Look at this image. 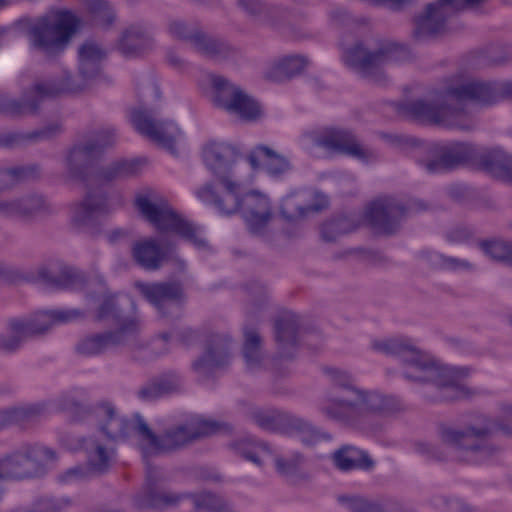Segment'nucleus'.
<instances>
[{"instance_id":"obj_20","label":"nucleus","mask_w":512,"mask_h":512,"mask_svg":"<svg viewBox=\"0 0 512 512\" xmlns=\"http://www.w3.org/2000/svg\"><path fill=\"white\" fill-rule=\"evenodd\" d=\"M104 135L109 138L105 143L85 142L75 145L67 158L68 170L71 177L88 182L90 175L93 174L95 168L93 162L95 157L103 151V148L113 141L111 131H105Z\"/></svg>"},{"instance_id":"obj_32","label":"nucleus","mask_w":512,"mask_h":512,"mask_svg":"<svg viewBox=\"0 0 512 512\" xmlns=\"http://www.w3.org/2000/svg\"><path fill=\"white\" fill-rule=\"evenodd\" d=\"M31 449L22 447L11 455L0 459V477L21 480L29 476L31 468Z\"/></svg>"},{"instance_id":"obj_58","label":"nucleus","mask_w":512,"mask_h":512,"mask_svg":"<svg viewBox=\"0 0 512 512\" xmlns=\"http://www.w3.org/2000/svg\"><path fill=\"white\" fill-rule=\"evenodd\" d=\"M171 338L170 333H161L147 346L148 356L151 358L165 355L169 352L168 341Z\"/></svg>"},{"instance_id":"obj_35","label":"nucleus","mask_w":512,"mask_h":512,"mask_svg":"<svg viewBox=\"0 0 512 512\" xmlns=\"http://www.w3.org/2000/svg\"><path fill=\"white\" fill-rule=\"evenodd\" d=\"M286 434L295 435L306 446H314L332 438L328 432L293 414H291Z\"/></svg>"},{"instance_id":"obj_39","label":"nucleus","mask_w":512,"mask_h":512,"mask_svg":"<svg viewBox=\"0 0 512 512\" xmlns=\"http://www.w3.org/2000/svg\"><path fill=\"white\" fill-rule=\"evenodd\" d=\"M244 342L242 354L246 367L250 371H256L262 367L264 352L262 350V338L255 329L244 328Z\"/></svg>"},{"instance_id":"obj_10","label":"nucleus","mask_w":512,"mask_h":512,"mask_svg":"<svg viewBox=\"0 0 512 512\" xmlns=\"http://www.w3.org/2000/svg\"><path fill=\"white\" fill-rule=\"evenodd\" d=\"M56 21L48 23L46 18L34 25V47L47 58H56L68 47L80 26V19L70 10L55 12Z\"/></svg>"},{"instance_id":"obj_48","label":"nucleus","mask_w":512,"mask_h":512,"mask_svg":"<svg viewBox=\"0 0 512 512\" xmlns=\"http://www.w3.org/2000/svg\"><path fill=\"white\" fill-rule=\"evenodd\" d=\"M357 228L356 222L347 216H340L325 222L321 227L322 239L326 242H333L339 236L351 233Z\"/></svg>"},{"instance_id":"obj_47","label":"nucleus","mask_w":512,"mask_h":512,"mask_svg":"<svg viewBox=\"0 0 512 512\" xmlns=\"http://www.w3.org/2000/svg\"><path fill=\"white\" fill-rule=\"evenodd\" d=\"M201 26L192 21H186L182 19H172L168 23V32L173 37L180 41L186 42L193 48L196 39L199 38L202 33Z\"/></svg>"},{"instance_id":"obj_2","label":"nucleus","mask_w":512,"mask_h":512,"mask_svg":"<svg viewBox=\"0 0 512 512\" xmlns=\"http://www.w3.org/2000/svg\"><path fill=\"white\" fill-rule=\"evenodd\" d=\"M102 409L112 417L109 425L105 427L113 441L127 440L135 432L139 437V446L144 458L152 455L175 453L193 444L206 436L224 432L231 433L233 427L226 422L215 420H199L197 422L178 424L155 434L145 420L137 413L134 420L116 417L110 405H102Z\"/></svg>"},{"instance_id":"obj_16","label":"nucleus","mask_w":512,"mask_h":512,"mask_svg":"<svg viewBox=\"0 0 512 512\" xmlns=\"http://www.w3.org/2000/svg\"><path fill=\"white\" fill-rule=\"evenodd\" d=\"M118 346H129L132 350L142 348L136 339L134 321L113 331L96 333L81 338L76 344V352L84 357L98 356Z\"/></svg>"},{"instance_id":"obj_59","label":"nucleus","mask_w":512,"mask_h":512,"mask_svg":"<svg viewBox=\"0 0 512 512\" xmlns=\"http://www.w3.org/2000/svg\"><path fill=\"white\" fill-rule=\"evenodd\" d=\"M61 125L56 120L49 121L34 129V142L50 140L61 133Z\"/></svg>"},{"instance_id":"obj_50","label":"nucleus","mask_w":512,"mask_h":512,"mask_svg":"<svg viewBox=\"0 0 512 512\" xmlns=\"http://www.w3.org/2000/svg\"><path fill=\"white\" fill-rule=\"evenodd\" d=\"M317 205L303 206L296 194L286 196L281 203L280 213L287 221H294L304 217L310 211H319Z\"/></svg>"},{"instance_id":"obj_54","label":"nucleus","mask_w":512,"mask_h":512,"mask_svg":"<svg viewBox=\"0 0 512 512\" xmlns=\"http://www.w3.org/2000/svg\"><path fill=\"white\" fill-rule=\"evenodd\" d=\"M265 0H236V7L252 22L259 25L263 10L265 7Z\"/></svg>"},{"instance_id":"obj_7","label":"nucleus","mask_w":512,"mask_h":512,"mask_svg":"<svg viewBox=\"0 0 512 512\" xmlns=\"http://www.w3.org/2000/svg\"><path fill=\"white\" fill-rule=\"evenodd\" d=\"M134 206L159 232L175 234L197 247L205 246V241L198 236V227L177 213L168 201L156 192L146 190L138 193Z\"/></svg>"},{"instance_id":"obj_41","label":"nucleus","mask_w":512,"mask_h":512,"mask_svg":"<svg viewBox=\"0 0 512 512\" xmlns=\"http://www.w3.org/2000/svg\"><path fill=\"white\" fill-rule=\"evenodd\" d=\"M96 320H112L118 327L124 326L129 321H134L136 326V333L139 329L138 320L135 317L125 316L122 309L116 302L114 295L105 294L103 300L96 311Z\"/></svg>"},{"instance_id":"obj_3","label":"nucleus","mask_w":512,"mask_h":512,"mask_svg":"<svg viewBox=\"0 0 512 512\" xmlns=\"http://www.w3.org/2000/svg\"><path fill=\"white\" fill-rule=\"evenodd\" d=\"M376 351L397 357L406 367L403 376L420 383H431L437 391L434 401H457L477 395L460 381L470 374L467 367H449L436 363L417 348L410 339L403 337L374 341Z\"/></svg>"},{"instance_id":"obj_26","label":"nucleus","mask_w":512,"mask_h":512,"mask_svg":"<svg viewBox=\"0 0 512 512\" xmlns=\"http://www.w3.org/2000/svg\"><path fill=\"white\" fill-rule=\"evenodd\" d=\"M150 28L142 23L130 25L122 32L117 49L127 58L137 57L152 45Z\"/></svg>"},{"instance_id":"obj_46","label":"nucleus","mask_w":512,"mask_h":512,"mask_svg":"<svg viewBox=\"0 0 512 512\" xmlns=\"http://www.w3.org/2000/svg\"><path fill=\"white\" fill-rule=\"evenodd\" d=\"M87 452V465L95 475L106 473L111 466V455L108 450L95 441L84 445Z\"/></svg>"},{"instance_id":"obj_9","label":"nucleus","mask_w":512,"mask_h":512,"mask_svg":"<svg viewBox=\"0 0 512 512\" xmlns=\"http://www.w3.org/2000/svg\"><path fill=\"white\" fill-rule=\"evenodd\" d=\"M399 409V403L391 396L378 392L355 391L353 398H329L322 406L321 412L330 419L338 421H355L366 413H392Z\"/></svg>"},{"instance_id":"obj_17","label":"nucleus","mask_w":512,"mask_h":512,"mask_svg":"<svg viewBox=\"0 0 512 512\" xmlns=\"http://www.w3.org/2000/svg\"><path fill=\"white\" fill-rule=\"evenodd\" d=\"M314 142L317 146L328 151L349 156L365 163L375 158L374 152L365 147L350 129L326 128L315 137Z\"/></svg>"},{"instance_id":"obj_63","label":"nucleus","mask_w":512,"mask_h":512,"mask_svg":"<svg viewBox=\"0 0 512 512\" xmlns=\"http://www.w3.org/2000/svg\"><path fill=\"white\" fill-rule=\"evenodd\" d=\"M95 475L88 465H77L69 468L64 474L59 476L61 482L86 479Z\"/></svg>"},{"instance_id":"obj_36","label":"nucleus","mask_w":512,"mask_h":512,"mask_svg":"<svg viewBox=\"0 0 512 512\" xmlns=\"http://www.w3.org/2000/svg\"><path fill=\"white\" fill-rule=\"evenodd\" d=\"M247 415L260 428L281 433H286L291 417V413L288 412L260 408L250 409Z\"/></svg>"},{"instance_id":"obj_33","label":"nucleus","mask_w":512,"mask_h":512,"mask_svg":"<svg viewBox=\"0 0 512 512\" xmlns=\"http://www.w3.org/2000/svg\"><path fill=\"white\" fill-rule=\"evenodd\" d=\"M304 14L297 7L296 3L267 2L263 10L260 26L279 28L292 18L303 17Z\"/></svg>"},{"instance_id":"obj_5","label":"nucleus","mask_w":512,"mask_h":512,"mask_svg":"<svg viewBox=\"0 0 512 512\" xmlns=\"http://www.w3.org/2000/svg\"><path fill=\"white\" fill-rule=\"evenodd\" d=\"M240 154L227 143L212 142L203 149V161L216 180L206 183L196 190V196L205 204L215 201L224 211H233L237 207L235 189L239 183L235 179L233 167Z\"/></svg>"},{"instance_id":"obj_30","label":"nucleus","mask_w":512,"mask_h":512,"mask_svg":"<svg viewBox=\"0 0 512 512\" xmlns=\"http://www.w3.org/2000/svg\"><path fill=\"white\" fill-rule=\"evenodd\" d=\"M333 465L342 472L371 470L375 463L367 452L352 445H343L331 455Z\"/></svg>"},{"instance_id":"obj_57","label":"nucleus","mask_w":512,"mask_h":512,"mask_svg":"<svg viewBox=\"0 0 512 512\" xmlns=\"http://www.w3.org/2000/svg\"><path fill=\"white\" fill-rule=\"evenodd\" d=\"M302 463V456L297 455L291 459L276 458L275 465L277 471L286 477H292L299 473L300 465Z\"/></svg>"},{"instance_id":"obj_55","label":"nucleus","mask_w":512,"mask_h":512,"mask_svg":"<svg viewBox=\"0 0 512 512\" xmlns=\"http://www.w3.org/2000/svg\"><path fill=\"white\" fill-rule=\"evenodd\" d=\"M432 507L438 510H447L449 512H471L469 505L460 499H450L446 496L437 495L430 499Z\"/></svg>"},{"instance_id":"obj_42","label":"nucleus","mask_w":512,"mask_h":512,"mask_svg":"<svg viewBox=\"0 0 512 512\" xmlns=\"http://www.w3.org/2000/svg\"><path fill=\"white\" fill-rule=\"evenodd\" d=\"M88 15L96 25L109 29L116 20V11L108 0H83Z\"/></svg>"},{"instance_id":"obj_12","label":"nucleus","mask_w":512,"mask_h":512,"mask_svg":"<svg viewBox=\"0 0 512 512\" xmlns=\"http://www.w3.org/2000/svg\"><path fill=\"white\" fill-rule=\"evenodd\" d=\"M214 105L245 122L257 121L262 115L260 103L241 86L222 75L211 74Z\"/></svg>"},{"instance_id":"obj_13","label":"nucleus","mask_w":512,"mask_h":512,"mask_svg":"<svg viewBox=\"0 0 512 512\" xmlns=\"http://www.w3.org/2000/svg\"><path fill=\"white\" fill-rule=\"evenodd\" d=\"M486 0H436L428 3L424 10L414 17L412 36L425 41L443 34L448 21L458 12L478 6Z\"/></svg>"},{"instance_id":"obj_43","label":"nucleus","mask_w":512,"mask_h":512,"mask_svg":"<svg viewBox=\"0 0 512 512\" xmlns=\"http://www.w3.org/2000/svg\"><path fill=\"white\" fill-rule=\"evenodd\" d=\"M71 90L67 81L62 79L51 78L34 83V115L40 102L54 99Z\"/></svg>"},{"instance_id":"obj_31","label":"nucleus","mask_w":512,"mask_h":512,"mask_svg":"<svg viewBox=\"0 0 512 512\" xmlns=\"http://www.w3.org/2000/svg\"><path fill=\"white\" fill-rule=\"evenodd\" d=\"M106 52L97 43L86 41L78 49L79 74L84 80L97 78Z\"/></svg>"},{"instance_id":"obj_25","label":"nucleus","mask_w":512,"mask_h":512,"mask_svg":"<svg viewBox=\"0 0 512 512\" xmlns=\"http://www.w3.org/2000/svg\"><path fill=\"white\" fill-rule=\"evenodd\" d=\"M190 496V494L150 485L144 494L138 495L135 498L134 504L138 509L162 511L177 507L183 500L190 498Z\"/></svg>"},{"instance_id":"obj_28","label":"nucleus","mask_w":512,"mask_h":512,"mask_svg":"<svg viewBox=\"0 0 512 512\" xmlns=\"http://www.w3.org/2000/svg\"><path fill=\"white\" fill-rule=\"evenodd\" d=\"M193 49L199 54L216 61L230 60L238 56L239 51L227 40L202 31L196 39Z\"/></svg>"},{"instance_id":"obj_4","label":"nucleus","mask_w":512,"mask_h":512,"mask_svg":"<svg viewBox=\"0 0 512 512\" xmlns=\"http://www.w3.org/2000/svg\"><path fill=\"white\" fill-rule=\"evenodd\" d=\"M415 158L416 162L430 174L452 171L471 163L494 178L512 184V156L500 149L455 142L438 149H430L426 158L419 156Z\"/></svg>"},{"instance_id":"obj_14","label":"nucleus","mask_w":512,"mask_h":512,"mask_svg":"<svg viewBox=\"0 0 512 512\" xmlns=\"http://www.w3.org/2000/svg\"><path fill=\"white\" fill-rule=\"evenodd\" d=\"M235 198L237 207L231 212L222 210L216 200L208 205L213 206L222 215L230 216L241 212L248 231L253 235H262L273 216L268 197L258 191H250L241 196V184L238 183L235 189Z\"/></svg>"},{"instance_id":"obj_21","label":"nucleus","mask_w":512,"mask_h":512,"mask_svg":"<svg viewBox=\"0 0 512 512\" xmlns=\"http://www.w3.org/2000/svg\"><path fill=\"white\" fill-rule=\"evenodd\" d=\"M109 212L105 194L88 192L82 201L73 204L71 221L79 228L94 227L98 219Z\"/></svg>"},{"instance_id":"obj_56","label":"nucleus","mask_w":512,"mask_h":512,"mask_svg":"<svg viewBox=\"0 0 512 512\" xmlns=\"http://www.w3.org/2000/svg\"><path fill=\"white\" fill-rule=\"evenodd\" d=\"M12 218L28 219L32 212V199L29 195L11 199Z\"/></svg>"},{"instance_id":"obj_51","label":"nucleus","mask_w":512,"mask_h":512,"mask_svg":"<svg viewBox=\"0 0 512 512\" xmlns=\"http://www.w3.org/2000/svg\"><path fill=\"white\" fill-rule=\"evenodd\" d=\"M193 512H231L226 508L222 498L210 492H202L190 496Z\"/></svg>"},{"instance_id":"obj_15","label":"nucleus","mask_w":512,"mask_h":512,"mask_svg":"<svg viewBox=\"0 0 512 512\" xmlns=\"http://www.w3.org/2000/svg\"><path fill=\"white\" fill-rule=\"evenodd\" d=\"M135 288L161 317L171 319L181 317L185 294L180 282H136Z\"/></svg>"},{"instance_id":"obj_37","label":"nucleus","mask_w":512,"mask_h":512,"mask_svg":"<svg viewBox=\"0 0 512 512\" xmlns=\"http://www.w3.org/2000/svg\"><path fill=\"white\" fill-rule=\"evenodd\" d=\"M308 63V59L303 55H287L272 66L267 77L275 82L291 80L300 75Z\"/></svg>"},{"instance_id":"obj_45","label":"nucleus","mask_w":512,"mask_h":512,"mask_svg":"<svg viewBox=\"0 0 512 512\" xmlns=\"http://www.w3.org/2000/svg\"><path fill=\"white\" fill-rule=\"evenodd\" d=\"M32 419V405L29 403L16 404L0 409V430L9 426L23 428Z\"/></svg>"},{"instance_id":"obj_29","label":"nucleus","mask_w":512,"mask_h":512,"mask_svg":"<svg viewBox=\"0 0 512 512\" xmlns=\"http://www.w3.org/2000/svg\"><path fill=\"white\" fill-rule=\"evenodd\" d=\"M260 158L266 159L265 169L272 177L278 178L292 169L290 161L285 156L278 154L268 146L258 145L247 156V160L254 170L260 167Z\"/></svg>"},{"instance_id":"obj_27","label":"nucleus","mask_w":512,"mask_h":512,"mask_svg":"<svg viewBox=\"0 0 512 512\" xmlns=\"http://www.w3.org/2000/svg\"><path fill=\"white\" fill-rule=\"evenodd\" d=\"M299 317L292 312H285L275 320V340L279 345V352L283 358H292L298 342Z\"/></svg>"},{"instance_id":"obj_64","label":"nucleus","mask_w":512,"mask_h":512,"mask_svg":"<svg viewBox=\"0 0 512 512\" xmlns=\"http://www.w3.org/2000/svg\"><path fill=\"white\" fill-rule=\"evenodd\" d=\"M54 213L53 206L42 194L34 193V220L44 219Z\"/></svg>"},{"instance_id":"obj_24","label":"nucleus","mask_w":512,"mask_h":512,"mask_svg":"<svg viewBox=\"0 0 512 512\" xmlns=\"http://www.w3.org/2000/svg\"><path fill=\"white\" fill-rule=\"evenodd\" d=\"M183 388V378L176 371H167L153 377L137 391L139 399L150 402L161 397L178 393Z\"/></svg>"},{"instance_id":"obj_19","label":"nucleus","mask_w":512,"mask_h":512,"mask_svg":"<svg viewBox=\"0 0 512 512\" xmlns=\"http://www.w3.org/2000/svg\"><path fill=\"white\" fill-rule=\"evenodd\" d=\"M231 338L225 334H212L206 341L205 352L192 363V369L202 378H208L217 369L226 367L231 358Z\"/></svg>"},{"instance_id":"obj_1","label":"nucleus","mask_w":512,"mask_h":512,"mask_svg":"<svg viewBox=\"0 0 512 512\" xmlns=\"http://www.w3.org/2000/svg\"><path fill=\"white\" fill-rule=\"evenodd\" d=\"M505 99L512 100V81L464 79L449 85L433 99L396 103L395 110L404 117L450 129L471 131L476 122L467 111L466 101L491 106Z\"/></svg>"},{"instance_id":"obj_61","label":"nucleus","mask_w":512,"mask_h":512,"mask_svg":"<svg viewBox=\"0 0 512 512\" xmlns=\"http://www.w3.org/2000/svg\"><path fill=\"white\" fill-rule=\"evenodd\" d=\"M415 450L429 460L445 461L448 458L447 454L440 447L428 442H417Z\"/></svg>"},{"instance_id":"obj_18","label":"nucleus","mask_w":512,"mask_h":512,"mask_svg":"<svg viewBox=\"0 0 512 512\" xmlns=\"http://www.w3.org/2000/svg\"><path fill=\"white\" fill-rule=\"evenodd\" d=\"M135 129L153 142L176 154V140L181 134L179 127L171 121L158 120L150 110L136 109L131 113Z\"/></svg>"},{"instance_id":"obj_40","label":"nucleus","mask_w":512,"mask_h":512,"mask_svg":"<svg viewBox=\"0 0 512 512\" xmlns=\"http://www.w3.org/2000/svg\"><path fill=\"white\" fill-rule=\"evenodd\" d=\"M83 316L78 309L65 311H37L34 313V335L44 334L56 322H70Z\"/></svg>"},{"instance_id":"obj_23","label":"nucleus","mask_w":512,"mask_h":512,"mask_svg":"<svg viewBox=\"0 0 512 512\" xmlns=\"http://www.w3.org/2000/svg\"><path fill=\"white\" fill-rule=\"evenodd\" d=\"M37 280L52 289H76L85 283L84 275L77 269L50 263L39 267Z\"/></svg>"},{"instance_id":"obj_49","label":"nucleus","mask_w":512,"mask_h":512,"mask_svg":"<svg viewBox=\"0 0 512 512\" xmlns=\"http://www.w3.org/2000/svg\"><path fill=\"white\" fill-rule=\"evenodd\" d=\"M480 249L492 260L512 266V244L501 240H483Z\"/></svg>"},{"instance_id":"obj_6","label":"nucleus","mask_w":512,"mask_h":512,"mask_svg":"<svg viewBox=\"0 0 512 512\" xmlns=\"http://www.w3.org/2000/svg\"><path fill=\"white\" fill-rule=\"evenodd\" d=\"M494 429L512 437V425L500 419L483 417L481 425H467L463 428L441 425L438 430L443 444L453 449L460 460L481 463L495 456L501 448L489 441Z\"/></svg>"},{"instance_id":"obj_34","label":"nucleus","mask_w":512,"mask_h":512,"mask_svg":"<svg viewBox=\"0 0 512 512\" xmlns=\"http://www.w3.org/2000/svg\"><path fill=\"white\" fill-rule=\"evenodd\" d=\"M132 257L143 269L154 271L162 266L165 252L155 239L150 238L134 243Z\"/></svg>"},{"instance_id":"obj_38","label":"nucleus","mask_w":512,"mask_h":512,"mask_svg":"<svg viewBox=\"0 0 512 512\" xmlns=\"http://www.w3.org/2000/svg\"><path fill=\"white\" fill-rule=\"evenodd\" d=\"M31 329L28 320L14 318L8 322L7 332L0 334V350L11 353L18 350L27 339Z\"/></svg>"},{"instance_id":"obj_44","label":"nucleus","mask_w":512,"mask_h":512,"mask_svg":"<svg viewBox=\"0 0 512 512\" xmlns=\"http://www.w3.org/2000/svg\"><path fill=\"white\" fill-rule=\"evenodd\" d=\"M18 84L23 90V99L21 101L9 100L5 103H0V111L12 116H21L28 113L32 108L30 98L32 82L30 74L22 75L18 80Z\"/></svg>"},{"instance_id":"obj_11","label":"nucleus","mask_w":512,"mask_h":512,"mask_svg":"<svg viewBox=\"0 0 512 512\" xmlns=\"http://www.w3.org/2000/svg\"><path fill=\"white\" fill-rule=\"evenodd\" d=\"M428 208V204L420 199L402 201L393 196H384L370 203L366 218L375 230L392 235L399 230L404 220Z\"/></svg>"},{"instance_id":"obj_62","label":"nucleus","mask_w":512,"mask_h":512,"mask_svg":"<svg viewBox=\"0 0 512 512\" xmlns=\"http://www.w3.org/2000/svg\"><path fill=\"white\" fill-rule=\"evenodd\" d=\"M3 171L8 189L27 179L30 173L28 168L22 166L3 169Z\"/></svg>"},{"instance_id":"obj_8","label":"nucleus","mask_w":512,"mask_h":512,"mask_svg":"<svg viewBox=\"0 0 512 512\" xmlns=\"http://www.w3.org/2000/svg\"><path fill=\"white\" fill-rule=\"evenodd\" d=\"M410 56V50L405 45L385 42L378 49L370 51L359 42L346 50L344 61L361 77L377 84H383L386 81L383 66L406 61Z\"/></svg>"},{"instance_id":"obj_52","label":"nucleus","mask_w":512,"mask_h":512,"mask_svg":"<svg viewBox=\"0 0 512 512\" xmlns=\"http://www.w3.org/2000/svg\"><path fill=\"white\" fill-rule=\"evenodd\" d=\"M231 447L244 459L251 461L257 465H261L257 450L262 449L269 451V446L265 442H255L251 439H242L235 441Z\"/></svg>"},{"instance_id":"obj_53","label":"nucleus","mask_w":512,"mask_h":512,"mask_svg":"<svg viewBox=\"0 0 512 512\" xmlns=\"http://www.w3.org/2000/svg\"><path fill=\"white\" fill-rule=\"evenodd\" d=\"M338 501L350 512H377V501L359 496H339Z\"/></svg>"},{"instance_id":"obj_22","label":"nucleus","mask_w":512,"mask_h":512,"mask_svg":"<svg viewBox=\"0 0 512 512\" xmlns=\"http://www.w3.org/2000/svg\"><path fill=\"white\" fill-rule=\"evenodd\" d=\"M102 405H110L114 410L115 416L119 417L116 413L114 405L108 401H100L95 405H86L78 401L73 395L69 394L62 395L58 400L59 409L68 414L71 422H82L91 415H95L97 418H104L106 421L101 425L100 429L105 434L107 439L113 441L105 430V427L109 425L112 417H110L105 412V410L102 409Z\"/></svg>"},{"instance_id":"obj_60","label":"nucleus","mask_w":512,"mask_h":512,"mask_svg":"<svg viewBox=\"0 0 512 512\" xmlns=\"http://www.w3.org/2000/svg\"><path fill=\"white\" fill-rule=\"evenodd\" d=\"M473 236V229L467 226H456L445 233V239L450 244L467 243Z\"/></svg>"}]
</instances>
